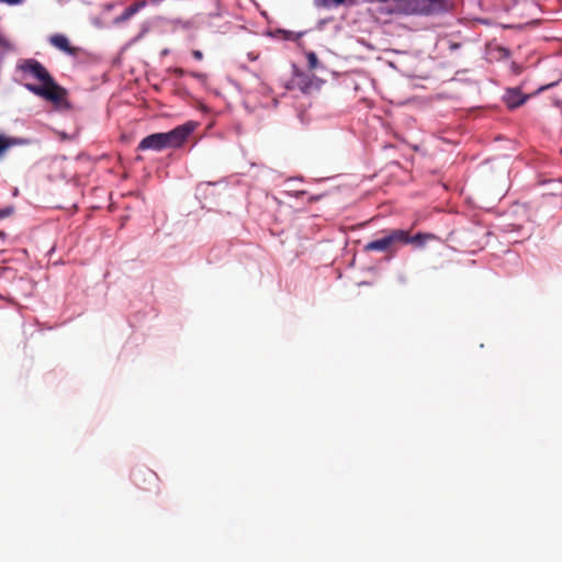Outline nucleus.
Wrapping results in <instances>:
<instances>
[{"label":"nucleus","instance_id":"obj_1","mask_svg":"<svg viewBox=\"0 0 562 562\" xmlns=\"http://www.w3.org/2000/svg\"><path fill=\"white\" fill-rule=\"evenodd\" d=\"M18 69L24 75H27L42 83L25 85V88L35 95L55 104H61L66 100L67 90L56 83L48 70L38 60L33 58L22 59L18 64Z\"/></svg>","mask_w":562,"mask_h":562},{"label":"nucleus","instance_id":"obj_2","mask_svg":"<svg viewBox=\"0 0 562 562\" xmlns=\"http://www.w3.org/2000/svg\"><path fill=\"white\" fill-rule=\"evenodd\" d=\"M194 124L188 122L179 125L167 133H154L144 137L138 146V150H156L160 151L166 148H179L187 140L189 135L193 132Z\"/></svg>","mask_w":562,"mask_h":562},{"label":"nucleus","instance_id":"obj_3","mask_svg":"<svg viewBox=\"0 0 562 562\" xmlns=\"http://www.w3.org/2000/svg\"><path fill=\"white\" fill-rule=\"evenodd\" d=\"M406 238L405 229H392L383 237L372 240L364 246L366 251H392L395 245Z\"/></svg>","mask_w":562,"mask_h":562},{"label":"nucleus","instance_id":"obj_4","mask_svg":"<svg viewBox=\"0 0 562 562\" xmlns=\"http://www.w3.org/2000/svg\"><path fill=\"white\" fill-rule=\"evenodd\" d=\"M397 9L405 14H429L439 8L437 0H396Z\"/></svg>","mask_w":562,"mask_h":562},{"label":"nucleus","instance_id":"obj_5","mask_svg":"<svg viewBox=\"0 0 562 562\" xmlns=\"http://www.w3.org/2000/svg\"><path fill=\"white\" fill-rule=\"evenodd\" d=\"M158 475L150 469L143 468L134 472V483L140 490H158Z\"/></svg>","mask_w":562,"mask_h":562},{"label":"nucleus","instance_id":"obj_6","mask_svg":"<svg viewBox=\"0 0 562 562\" xmlns=\"http://www.w3.org/2000/svg\"><path fill=\"white\" fill-rule=\"evenodd\" d=\"M48 43L56 49L65 53L66 55L77 57L82 53V49L77 46H72L68 37L64 34H53L48 37Z\"/></svg>","mask_w":562,"mask_h":562},{"label":"nucleus","instance_id":"obj_7","mask_svg":"<svg viewBox=\"0 0 562 562\" xmlns=\"http://www.w3.org/2000/svg\"><path fill=\"white\" fill-rule=\"evenodd\" d=\"M31 144V139L25 137L7 136L0 134V159L3 157L5 151L14 146H27Z\"/></svg>","mask_w":562,"mask_h":562},{"label":"nucleus","instance_id":"obj_8","mask_svg":"<svg viewBox=\"0 0 562 562\" xmlns=\"http://www.w3.org/2000/svg\"><path fill=\"white\" fill-rule=\"evenodd\" d=\"M293 82L303 93H311L313 89L317 88L313 78L299 70L294 74Z\"/></svg>","mask_w":562,"mask_h":562},{"label":"nucleus","instance_id":"obj_9","mask_svg":"<svg viewBox=\"0 0 562 562\" xmlns=\"http://www.w3.org/2000/svg\"><path fill=\"white\" fill-rule=\"evenodd\" d=\"M436 239V236L431 233H417L411 236L409 231H406V238L401 240V244H412L417 248H423L427 241Z\"/></svg>","mask_w":562,"mask_h":562},{"label":"nucleus","instance_id":"obj_10","mask_svg":"<svg viewBox=\"0 0 562 562\" xmlns=\"http://www.w3.org/2000/svg\"><path fill=\"white\" fill-rule=\"evenodd\" d=\"M527 95H522L519 89H508L504 95V101L509 109H516L524 104Z\"/></svg>","mask_w":562,"mask_h":562},{"label":"nucleus","instance_id":"obj_11","mask_svg":"<svg viewBox=\"0 0 562 562\" xmlns=\"http://www.w3.org/2000/svg\"><path fill=\"white\" fill-rule=\"evenodd\" d=\"M146 5L145 1H138L127 7L121 15L115 18V23H123L135 15L142 8Z\"/></svg>","mask_w":562,"mask_h":562},{"label":"nucleus","instance_id":"obj_12","mask_svg":"<svg viewBox=\"0 0 562 562\" xmlns=\"http://www.w3.org/2000/svg\"><path fill=\"white\" fill-rule=\"evenodd\" d=\"M346 0H314V4L318 8H333L344 4Z\"/></svg>","mask_w":562,"mask_h":562},{"label":"nucleus","instance_id":"obj_13","mask_svg":"<svg viewBox=\"0 0 562 562\" xmlns=\"http://www.w3.org/2000/svg\"><path fill=\"white\" fill-rule=\"evenodd\" d=\"M307 60V67L310 70H315L319 66L318 58L314 52H307L305 54Z\"/></svg>","mask_w":562,"mask_h":562},{"label":"nucleus","instance_id":"obj_14","mask_svg":"<svg viewBox=\"0 0 562 562\" xmlns=\"http://www.w3.org/2000/svg\"><path fill=\"white\" fill-rule=\"evenodd\" d=\"M24 0H0V3H4L8 5H19L22 4Z\"/></svg>","mask_w":562,"mask_h":562},{"label":"nucleus","instance_id":"obj_15","mask_svg":"<svg viewBox=\"0 0 562 562\" xmlns=\"http://www.w3.org/2000/svg\"><path fill=\"white\" fill-rule=\"evenodd\" d=\"M0 48H10V42L0 34Z\"/></svg>","mask_w":562,"mask_h":562},{"label":"nucleus","instance_id":"obj_16","mask_svg":"<svg viewBox=\"0 0 562 562\" xmlns=\"http://www.w3.org/2000/svg\"><path fill=\"white\" fill-rule=\"evenodd\" d=\"M192 56L196 60H202L203 59V53L201 50H199V49H193L192 50Z\"/></svg>","mask_w":562,"mask_h":562},{"label":"nucleus","instance_id":"obj_17","mask_svg":"<svg viewBox=\"0 0 562 562\" xmlns=\"http://www.w3.org/2000/svg\"><path fill=\"white\" fill-rule=\"evenodd\" d=\"M11 214L10 209L0 210V220L9 216Z\"/></svg>","mask_w":562,"mask_h":562},{"label":"nucleus","instance_id":"obj_18","mask_svg":"<svg viewBox=\"0 0 562 562\" xmlns=\"http://www.w3.org/2000/svg\"><path fill=\"white\" fill-rule=\"evenodd\" d=\"M512 68H513V71L515 74H519L520 72V67L517 64L513 63Z\"/></svg>","mask_w":562,"mask_h":562},{"label":"nucleus","instance_id":"obj_19","mask_svg":"<svg viewBox=\"0 0 562 562\" xmlns=\"http://www.w3.org/2000/svg\"><path fill=\"white\" fill-rule=\"evenodd\" d=\"M175 71H176V74H178L180 76L183 75V70L181 68H177Z\"/></svg>","mask_w":562,"mask_h":562},{"label":"nucleus","instance_id":"obj_20","mask_svg":"<svg viewBox=\"0 0 562 562\" xmlns=\"http://www.w3.org/2000/svg\"><path fill=\"white\" fill-rule=\"evenodd\" d=\"M459 47V44H452L451 45V48H458Z\"/></svg>","mask_w":562,"mask_h":562},{"label":"nucleus","instance_id":"obj_21","mask_svg":"<svg viewBox=\"0 0 562 562\" xmlns=\"http://www.w3.org/2000/svg\"><path fill=\"white\" fill-rule=\"evenodd\" d=\"M551 86H552V85H549V86H546V87H541V88H540V90H544V89H547V88H549V87H551Z\"/></svg>","mask_w":562,"mask_h":562}]
</instances>
